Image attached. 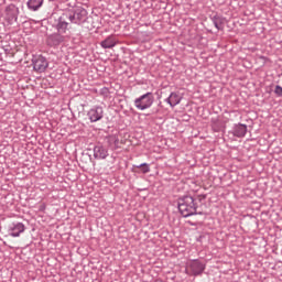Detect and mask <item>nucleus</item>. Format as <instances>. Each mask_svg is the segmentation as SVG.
Returning <instances> with one entry per match:
<instances>
[{
  "mask_svg": "<svg viewBox=\"0 0 282 282\" xmlns=\"http://www.w3.org/2000/svg\"><path fill=\"white\" fill-rule=\"evenodd\" d=\"M139 169L143 172V173H149L151 171V167H149V164L147 163H142Z\"/></svg>",
  "mask_w": 282,
  "mask_h": 282,
  "instance_id": "dca6fc26",
  "label": "nucleus"
},
{
  "mask_svg": "<svg viewBox=\"0 0 282 282\" xmlns=\"http://www.w3.org/2000/svg\"><path fill=\"white\" fill-rule=\"evenodd\" d=\"M107 155H109V153L107 152V149H105V147L96 145L94 148V158H96L97 160H105Z\"/></svg>",
  "mask_w": 282,
  "mask_h": 282,
  "instance_id": "6e6552de",
  "label": "nucleus"
},
{
  "mask_svg": "<svg viewBox=\"0 0 282 282\" xmlns=\"http://www.w3.org/2000/svg\"><path fill=\"white\" fill-rule=\"evenodd\" d=\"M41 6H43V0H29L28 1V8L30 10H33L34 12H36V10H39V8H41Z\"/></svg>",
  "mask_w": 282,
  "mask_h": 282,
  "instance_id": "f8f14e48",
  "label": "nucleus"
},
{
  "mask_svg": "<svg viewBox=\"0 0 282 282\" xmlns=\"http://www.w3.org/2000/svg\"><path fill=\"white\" fill-rule=\"evenodd\" d=\"M215 28H217V30H224V21L216 19L215 20Z\"/></svg>",
  "mask_w": 282,
  "mask_h": 282,
  "instance_id": "f3484780",
  "label": "nucleus"
},
{
  "mask_svg": "<svg viewBox=\"0 0 282 282\" xmlns=\"http://www.w3.org/2000/svg\"><path fill=\"white\" fill-rule=\"evenodd\" d=\"M48 42H51L52 45H58V43H63V36L53 34L48 37Z\"/></svg>",
  "mask_w": 282,
  "mask_h": 282,
  "instance_id": "ddd939ff",
  "label": "nucleus"
},
{
  "mask_svg": "<svg viewBox=\"0 0 282 282\" xmlns=\"http://www.w3.org/2000/svg\"><path fill=\"white\" fill-rule=\"evenodd\" d=\"M100 45L104 50H111L112 47H116V45H118V40H116V36L110 35L106 40H104Z\"/></svg>",
  "mask_w": 282,
  "mask_h": 282,
  "instance_id": "0eeeda50",
  "label": "nucleus"
},
{
  "mask_svg": "<svg viewBox=\"0 0 282 282\" xmlns=\"http://www.w3.org/2000/svg\"><path fill=\"white\" fill-rule=\"evenodd\" d=\"M78 12L80 13V17H87V11L85 9H78L76 14H78Z\"/></svg>",
  "mask_w": 282,
  "mask_h": 282,
  "instance_id": "6ab92c4d",
  "label": "nucleus"
},
{
  "mask_svg": "<svg viewBox=\"0 0 282 282\" xmlns=\"http://www.w3.org/2000/svg\"><path fill=\"white\" fill-rule=\"evenodd\" d=\"M274 94L282 98V87L275 86Z\"/></svg>",
  "mask_w": 282,
  "mask_h": 282,
  "instance_id": "a211bd4d",
  "label": "nucleus"
},
{
  "mask_svg": "<svg viewBox=\"0 0 282 282\" xmlns=\"http://www.w3.org/2000/svg\"><path fill=\"white\" fill-rule=\"evenodd\" d=\"M6 17L9 21L17 19V7H14V4H10L6 8Z\"/></svg>",
  "mask_w": 282,
  "mask_h": 282,
  "instance_id": "9b49d317",
  "label": "nucleus"
},
{
  "mask_svg": "<svg viewBox=\"0 0 282 282\" xmlns=\"http://www.w3.org/2000/svg\"><path fill=\"white\" fill-rule=\"evenodd\" d=\"M178 210L183 217H191L197 213V204H195V198L193 196H184L178 199Z\"/></svg>",
  "mask_w": 282,
  "mask_h": 282,
  "instance_id": "f257e3e1",
  "label": "nucleus"
},
{
  "mask_svg": "<svg viewBox=\"0 0 282 282\" xmlns=\"http://www.w3.org/2000/svg\"><path fill=\"white\" fill-rule=\"evenodd\" d=\"M247 132L248 127L246 124H238L234 129V135H236V138H243V135H246Z\"/></svg>",
  "mask_w": 282,
  "mask_h": 282,
  "instance_id": "9d476101",
  "label": "nucleus"
},
{
  "mask_svg": "<svg viewBox=\"0 0 282 282\" xmlns=\"http://www.w3.org/2000/svg\"><path fill=\"white\" fill-rule=\"evenodd\" d=\"M166 102H169L171 107H175L182 102V96H180L177 93H172L166 99Z\"/></svg>",
  "mask_w": 282,
  "mask_h": 282,
  "instance_id": "1a4fd4ad",
  "label": "nucleus"
},
{
  "mask_svg": "<svg viewBox=\"0 0 282 282\" xmlns=\"http://www.w3.org/2000/svg\"><path fill=\"white\" fill-rule=\"evenodd\" d=\"M48 65L50 64L47 63V59H45V57L43 56H37L33 62V68L35 69V72L40 73L45 72Z\"/></svg>",
  "mask_w": 282,
  "mask_h": 282,
  "instance_id": "20e7f679",
  "label": "nucleus"
},
{
  "mask_svg": "<svg viewBox=\"0 0 282 282\" xmlns=\"http://www.w3.org/2000/svg\"><path fill=\"white\" fill-rule=\"evenodd\" d=\"M206 270V264L199 262V260H189L185 268V274L189 276H199Z\"/></svg>",
  "mask_w": 282,
  "mask_h": 282,
  "instance_id": "7ed1b4c3",
  "label": "nucleus"
},
{
  "mask_svg": "<svg viewBox=\"0 0 282 282\" xmlns=\"http://www.w3.org/2000/svg\"><path fill=\"white\" fill-rule=\"evenodd\" d=\"M67 30V23L62 22L58 24V32L59 34H65V31Z\"/></svg>",
  "mask_w": 282,
  "mask_h": 282,
  "instance_id": "2eb2a0df",
  "label": "nucleus"
},
{
  "mask_svg": "<svg viewBox=\"0 0 282 282\" xmlns=\"http://www.w3.org/2000/svg\"><path fill=\"white\" fill-rule=\"evenodd\" d=\"M110 144H113L117 149L120 148V144H122V142H120V139H118V137L112 135L109 139Z\"/></svg>",
  "mask_w": 282,
  "mask_h": 282,
  "instance_id": "4468645a",
  "label": "nucleus"
},
{
  "mask_svg": "<svg viewBox=\"0 0 282 282\" xmlns=\"http://www.w3.org/2000/svg\"><path fill=\"white\" fill-rule=\"evenodd\" d=\"M154 100L153 94L147 93L134 100V107L139 109V111H145V109L153 107Z\"/></svg>",
  "mask_w": 282,
  "mask_h": 282,
  "instance_id": "f03ea898",
  "label": "nucleus"
},
{
  "mask_svg": "<svg viewBox=\"0 0 282 282\" xmlns=\"http://www.w3.org/2000/svg\"><path fill=\"white\" fill-rule=\"evenodd\" d=\"M102 107H96L88 111V117L91 122H98V120H102Z\"/></svg>",
  "mask_w": 282,
  "mask_h": 282,
  "instance_id": "39448f33",
  "label": "nucleus"
},
{
  "mask_svg": "<svg viewBox=\"0 0 282 282\" xmlns=\"http://www.w3.org/2000/svg\"><path fill=\"white\" fill-rule=\"evenodd\" d=\"M22 232H25V225H23L22 223L13 224L9 228V235L11 237H20Z\"/></svg>",
  "mask_w": 282,
  "mask_h": 282,
  "instance_id": "423d86ee",
  "label": "nucleus"
}]
</instances>
